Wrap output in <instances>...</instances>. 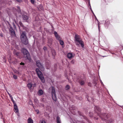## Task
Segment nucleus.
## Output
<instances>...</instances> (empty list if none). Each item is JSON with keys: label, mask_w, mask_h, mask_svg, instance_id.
<instances>
[{"label": "nucleus", "mask_w": 123, "mask_h": 123, "mask_svg": "<svg viewBox=\"0 0 123 123\" xmlns=\"http://www.w3.org/2000/svg\"><path fill=\"white\" fill-rule=\"evenodd\" d=\"M95 110L97 111L96 113L99 116L102 120H105V121L106 123H112L113 121V120L111 118H108L109 117V115L106 113L101 114V109L98 106H96L95 107Z\"/></svg>", "instance_id": "1"}, {"label": "nucleus", "mask_w": 123, "mask_h": 123, "mask_svg": "<svg viewBox=\"0 0 123 123\" xmlns=\"http://www.w3.org/2000/svg\"><path fill=\"white\" fill-rule=\"evenodd\" d=\"M74 41L77 45L79 46L80 44L82 48L84 47V44L83 42L79 35L77 34L75 35Z\"/></svg>", "instance_id": "2"}, {"label": "nucleus", "mask_w": 123, "mask_h": 123, "mask_svg": "<svg viewBox=\"0 0 123 123\" xmlns=\"http://www.w3.org/2000/svg\"><path fill=\"white\" fill-rule=\"evenodd\" d=\"M20 39L22 42L25 44H27L28 43V39L26 35V33L23 31L21 35Z\"/></svg>", "instance_id": "3"}, {"label": "nucleus", "mask_w": 123, "mask_h": 123, "mask_svg": "<svg viewBox=\"0 0 123 123\" xmlns=\"http://www.w3.org/2000/svg\"><path fill=\"white\" fill-rule=\"evenodd\" d=\"M21 51L24 56L26 58V59H28L30 62H31V59L30 54L27 50L23 48L22 49Z\"/></svg>", "instance_id": "4"}, {"label": "nucleus", "mask_w": 123, "mask_h": 123, "mask_svg": "<svg viewBox=\"0 0 123 123\" xmlns=\"http://www.w3.org/2000/svg\"><path fill=\"white\" fill-rule=\"evenodd\" d=\"M35 71L37 74V76L40 79L41 81L43 83L45 82L44 77L43 76V74L39 70L38 68H36Z\"/></svg>", "instance_id": "5"}, {"label": "nucleus", "mask_w": 123, "mask_h": 123, "mask_svg": "<svg viewBox=\"0 0 123 123\" xmlns=\"http://www.w3.org/2000/svg\"><path fill=\"white\" fill-rule=\"evenodd\" d=\"M51 94L53 99L55 101H56L57 98L56 96L55 89L53 86L52 87Z\"/></svg>", "instance_id": "6"}, {"label": "nucleus", "mask_w": 123, "mask_h": 123, "mask_svg": "<svg viewBox=\"0 0 123 123\" xmlns=\"http://www.w3.org/2000/svg\"><path fill=\"white\" fill-rule=\"evenodd\" d=\"M10 27L9 31L11 36L12 37H15L16 35L14 31L10 25Z\"/></svg>", "instance_id": "7"}, {"label": "nucleus", "mask_w": 123, "mask_h": 123, "mask_svg": "<svg viewBox=\"0 0 123 123\" xmlns=\"http://www.w3.org/2000/svg\"><path fill=\"white\" fill-rule=\"evenodd\" d=\"M36 64L37 67L39 68L40 69L43 70L44 68L43 67V65L41 63L39 60H38L36 61Z\"/></svg>", "instance_id": "8"}, {"label": "nucleus", "mask_w": 123, "mask_h": 123, "mask_svg": "<svg viewBox=\"0 0 123 123\" xmlns=\"http://www.w3.org/2000/svg\"><path fill=\"white\" fill-rule=\"evenodd\" d=\"M76 81L78 82H79L80 85L81 86L85 84V82L84 80H81L79 78L77 77Z\"/></svg>", "instance_id": "9"}, {"label": "nucleus", "mask_w": 123, "mask_h": 123, "mask_svg": "<svg viewBox=\"0 0 123 123\" xmlns=\"http://www.w3.org/2000/svg\"><path fill=\"white\" fill-rule=\"evenodd\" d=\"M75 55L74 54L69 53H68L67 55V56L68 58L70 59H72Z\"/></svg>", "instance_id": "10"}, {"label": "nucleus", "mask_w": 123, "mask_h": 123, "mask_svg": "<svg viewBox=\"0 0 123 123\" xmlns=\"http://www.w3.org/2000/svg\"><path fill=\"white\" fill-rule=\"evenodd\" d=\"M14 111L15 112H17L18 111V106L16 104L14 105Z\"/></svg>", "instance_id": "11"}, {"label": "nucleus", "mask_w": 123, "mask_h": 123, "mask_svg": "<svg viewBox=\"0 0 123 123\" xmlns=\"http://www.w3.org/2000/svg\"><path fill=\"white\" fill-rule=\"evenodd\" d=\"M22 17L23 19L24 20H25L26 21H27V20L29 18V17L28 16L25 15H23Z\"/></svg>", "instance_id": "12"}, {"label": "nucleus", "mask_w": 123, "mask_h": 123, "mask_svg": "<svg viewBox=\"0 0 123 123\" xmlns=\"http://www.w3.org/2000/svg\"><path fill=\"white\" fill-rule=\"evenodd\" d=\"M33 85V84H32L31 83H28L27 85V86L28 88L30 90H31V89L32 90L33 89H32L31 88L32 87Z\"/></svg>", "instance_id": "13"}, {"label": "nucleus", "mask_w": 123, "mask_h": 123, "mask_svg": "<svg viewBox=\"0 0 123 123\" xmlns=\"http://www.w3.org/2000/svg\"><path fill=\"white\" fill-rule=\"evenodd\" d=\"M110 24V22L108 20H106L105 21V25L106 27H108Z\"/></svg>", "instance_id": "14"}, {"label": "nucleus", "mask_w": 123, "mask_h": 123, "mask_svg": "<svg viewBox=\"0 0 123 123\" xmlns=\"http://www.w3.org/2000/svg\"><path fill=\"white\" fill-rule=\"evenodd\" d=\"M28 123H33V120L30 117L28 118L27 120Z\"/></svg>", "instance_id": "15"}, {"label": "nucleus", "mask_w": 123, "mask_h": 123, "mask_svg": "<svg viewBox=\"0 0 123 123\" xmlns=\"http://www.w3.org/2000/svg\"><path fill=\"white\" fill-rule=\"evenodd\" d=\"M43 94V91L41 89L39 90L38 91V95L39 96L42 95Z\"/></svg>", "instance_id": "16"}, {"label": "nucleus", "mask_w": 123, "mask_h": 123, "mask_svg": "<svg viewBox=\"0 0 123 123\" xmlns=\"http://www.w3.org/2000/svg\"><path fill=\"white\" fill-rule=\"evenodd\" d=\"M56 120L57 121V123H61V121L60 119V118L59 116L57 117Z\"/></svg>", "instance_id": "17"}, {"label": "nucleus", "mask_w": 123, "mask_h": 123, "mask_svg": "<svg viewBox=\"0 0 123 123\" xmlns=\"http://www.w3.org/2000/svg\"><path fill=\"white\" fill-rule=\"evenodd\" d=\"M80 116H82L83 117V118L84 119H86L87 121V122L89 123H92V122H91L87 118V117H86L83 116V115H80Z\"/></svg>", "instance_id": "18"}, {"label": "nucleus", "mask_w": 123, "mask_h": 123, "mask_svg": "<svg viewBox=\"0 0 123 123\" xmlns=\"http://www.w3.org/2000/svg\"><path fill=\"white\" fill-rule=\"evenodd\" d=\"M98 81V80H94L93 82V84H94V86H96L97 83Z\"/></svg>", "instance_id": "19"}, {"label": "nucleus", "mask_w": 123, "mask_h": 123, "mask_svg": "<svg viewBox=\"0 0 123 123\" xmlns=\"http://www.w3.org/2000/svg\"><path fill=\"white\" fill-rule=\"evenodd\" d=\"M52 55L54 56L56 55V52L54 50L52 51Z\"/></svg>", "instance_id": "20"}, {"label": "nucleus", "mask_w": 123, "mask_h": 123, "mask_svg": "<svg viewBox=\"0 0 123 123\" xmlns=\"http://www.w3.org/2000/svg\"><path fill=\"white\" fill-rule=\"evenodd\" d=\"M13 71L14 73L16 74H18L19 73V72L17 70L15 69H14L13 70Z\"/></svg>", "instance_id": "21"}, {"label": "nucleus", "mask_w": 123, "mask_h": 123, "mask_svg": "<svg viewBox=\"0 0 123 123\" xmlns=\"http://www.w3.org/2000/svg\"><path fill=\"white\" fill-rule=\"evenodd\" d=\"M59 43L60 44L62 45H63L64 44V42L63 41L61 40L60 39L59 40Z\"/></svg>", "instance_id": "22"}, {"label": "nucleus", "mask_w": 123, "mask_h": 123, "mask_svg": "<svg viewBox=\"0 0 123 123\" xmlns=\"http://www.w3.org/2000/svg\"><path fill=\"white\" fill-rule=\"evenodd\" d=\"M13 53L14 55H16L17 56H18L19 55V53L18 52H14Z\"/></svg>", "instance_id": "23"}, {"label": "nucleus", "mask_w": 123, "mask_h": 123, "mask_svg": "<svg viewBox=\"0 0 123 123\" xmlns=\"http://www.w3.org/2000/svg\"><path fill=\"white\" fill-rule=\"evenodd\" d=\"M70 88V86L68 85H67L66 86L65 89L66 90H68Z\"/></svg>", "instance_id": "24"}, {"label": "nucleus", "mask_w": 123, "mask_h": 123, "mask_svg": "<svg viewBox=\"0 0 123 123\" xmlns=\"http://www.w3.org/2000/svg\"><path fill=\"white\" fill-rule=\"evenodd\" d=\"M17 11L18 12H20V8L19 6H17Z\"/></svg>", "instance_id": "25"}, {"label": "nucleus", "mask_w": 123, "mask_h": 123, "mask_svg": "<svg viewBox=\"0 0 123 123\" xmlns=\"http://www.w3.org/2000/svg\"><path fill=\"white\" fill-rule=\"evenodd\" d=\"M55 37L56 39L58 40H60L61 39L59 35L57 36V37L56 36V37Z\"/></svg>", "instance_id": "26"}, {"label": "nucleus", "mask_w": 123, "mask_h": 123, "mask_svg": "<svg viewBox=\"0 0 123 123\" xmlns=\"http://www.w3.org/2000/svg\"><path fill=\"white\" fill-rule=\"evenodd\" d=\"M11 98V100L12 101L14 105L16 104V103L15 102V101L13 99V97Z\"/></svg>", "instance_id": "27"}, {"label": "nucleus", "mask_w": 123, "mask_h": 123, "mask_svg": "<svg viewBox=\"0 0 123 123\" xmlns=\"http://www.w3.org/2000/svg\"><path fill=\"white\" fill-rule=\"evenodd\" d=\"M54 34L55 36V37H56V36L57 37V36L58 35L57 32L55 31V32H54Z\"/></svg>", "instance_id": "28"}, {"label": "nucleus", "mask_w": 123, "mask_h": 123, "mask_svg": "<svg viewBox=\"0 0 123 123\" xmlns=\"http://www.w3.org/2000/svg\"><path fill=\"white\" fill-rule=\"evenodd\" d=\"M90 98H91V99L92 100V98H91V97H88V98H87V99L88 101H89V102L91 101Z\"/></svg>", "instance_id": "29"}, {"label": "nucleus", "mask_w": 123, "mask_h": 123, "mask_svg": "<svg viewBox=\"0 0 123 123\" xmlns=\"http://www.w3.org/2000/svg\"><path fill=\"white\" fill-rule=\"evenodd\" d=\"M89 116L90 117H92V116L93 113L92 112H89Z\"/></svg>", "instance_id": "30"}, {"label": "nucleus", "mask_w": 123, "mask_h": 123, "mask_svg": "<svg viewBox=\"0 0 123 123\" xmlns=\"http://www.w3.org/2000/svg\"><path fill=\"white\" fill-rule=\"evenodd\" d=\"M19 24L20 25V26H21L22 27L23 26V24L21 21H19Z\"/></svg>", "instance_id": "31"}, {"label": "nucleus", "mask_w": 123, "mask_h": 123, "mask_svg": "<svg viewBox=\"0 0 123 123\" xmlns=\"http://www.w3.org/2000/svg\"><path fill=\"white\" fill-rule=\"evenodd\" d=\"M13 77L15 79H16L17 78V76L16 75H13Z\"/></svg>", "instance_id": "32"}, {"label": "nucleus", "mask_w": 123, "mask_h": 123, "mask_svg": "<svg viewBox=\"0 0 123 123\" xmlns=\"http://www.w3.org/2000/svg\"><path fill=\"white\" fill-rule=\"evenodd\" d=\"M12 63L14 64H16L17 63V60H16L14 61H13Z\"/></svg>", "instance_id": "33"}, {"label": "nucleus", "mask_w": 123, "mask_h": 123, "mask_svg": "<svg viewBox=\"0 0 123 123\" xmlns=\"http://www.w3.org/2000/svg\"><path fill=\"white\" fill-rule=\"evenodd\" d=\"M31 3L33 4H34L35 2L34 0H31Z\"/></svg>", "instance_id": "34"}, {"label": "nucleus", "mask_w": 123, "mask_h": 123, "mask_svg": "<svg viewBox=\"0 0 123 123\" xmlns=\"http://www.w3.org/2000/svg\"><path fill=\"white\" fill-rule=\"evenodd\" d=\"M100 82L101 84L103 86H104V84H103V82H102V80H101V79L100 80Z\"/></svg>", "instance_id": "35"}, {"label": "nucleus", "mask_w": 123, "mask_h": 123, "mask_svg": "<svg viewBox=\"0 0 123 123\" xmlns=\"http://www.w3.org/2000/svg\"><path fill=\"white\" fill-rule=\"evenodd\" d=\"M7 93L9 95V96L10 97V98H12V95H11L9 92H7Z\"/></svg>", "instance_id": "36"}, {"label": "nucleus", "mask_w": 123, "mask_h": 123, "mask_svg": "<svg viewBox=\"0 0 123 123\" xmlns=\"http://www.w3.org/2000/svg\"><path fill=\"white\" fill-rule=\"evenodd\" d=\"M99 23H98V31H99V33L100 32V27H99Z\"/></svg>", "instance_id": "37"}, {"label": "nucleus", "mask_w": 123, "mask_h": 123, "mask_svg": "<svg viewBox=\"0 0 123 123\" xmlns=\"http://www.w3.org/2000/svg\"><path fill=\"white\" fill-rule=\"evenodd\" d=\"M88 85L89 86H92V84H91V83H88Z\"/></svg>", "instance_id": "38"}, {"label": "nucleus", "mask_w": 123, "mask_h": 123, "mask_svg": "<svg viewBox=\"0 0 123 123\" xmlns=\"http://www.w3.org/2000/svg\"><path fill=\"white\" fill-rule=\"evenodd\" d=\"M43 49L45 51L47 50V48L45 47H44Z\"/></svg>", "instance_id": "39"}, {"label": "nucleus", "mask_w": 123, "mask_h": 123, "mask_svg": "<svg viewBox=\"0 0 123 123\" xmlns=\"http://www.w3.org/2000/svg\"><path fill=\"white\" fill-rule=\"evenodd\" d=\"M41 123H46V122L45 121L42 120L41 122Z\"/></svg>", "instance_id": "40"}, {"label": "nucleus", "mask_w": 123, "mask_h": 123, "mask_svg": "<svg viewBox=\"0 0 123 123\" xmlns=\"http://www.w3.org/2000/svg\"><path fill=\"white\" fill-rule=\"evenodd\" d=\"M20 65H24L25 64V63H24L21 62V63H20Z\"/></svg>", "instance_id": "41"}, {"label": "nucleus", "mask_w": 123, "mask_h": 123, "mask_svg": "<svg viewBox=\"0 0 123 123\" xmlns=\"http://www.w3.org/2000/svg\"><path fill=\"white\" fill-rule=\"evenodd\" d=\"M35 111L37 113V114H38L39 112V111L38 110H35Z\"/></svg>", "instance_id": "42"}, {"label": "nucleus", "mask_w": 123, "mask_h": 123, "mask_svg": "<svg viewBox=\"0 0 123 123\" xmlns=\"http://www.w3.org/2000/svg\"><path fill=\"white\" fill-rule=\"evenodd\" d=\"M34 101L35 102H37L38 101V100L37 98H35L34 99Z\"/></svg>", "instance_id": "43"}, {"label": "nucleus", "mask_w": 123, "mask_h": 123, "mask_svg": "<svg viewBox=\"0 0 123 123\" xmlns=\"http://www.w3.org/2000/svg\"><path fill=\"white\" fill-rule=\"evenodd\" d=\"M29 104L31 105L32 104V103L31 101L30 100V102H29Z\"/></svg>", "instance_id": "44"}, {"label": "nucleus", "mask_w": 123, "mask_h": 123, "mask_svg": "<svg viewBox=\"0 0 123 123\" xmlns=\"http://www.w3.org/2000/svg\"><path fill=\"white\" fill-rule=\"evenodd\" d=\"M16 1H17L20 2L22 1L21 0H16Z\"/></svg>", "instance_id": "45"}, {"label": "nucleus", "mask_w": 123, "mask_h": 123, "mask_svg": "<svg viewBox=\"0 0 123 123\" xmlns=\"http://www.w3.org/2000/svg\"><path fill=\"white\" fill-rule=\"evenodd\" d=\"M94 118L96 120H97L98 119V117H94Z\"/></svg>", "instance_id": "46"}, {"label": "nucleus", "mask_w": 123, "mask_h": 123, "mask_svg": "<svg viewBox=\"0 0 123 123\" xmlns=\"http://www.w3.org/2000/svg\"><path fill=\"white\" fill-rule=\"evenodd\" d=\"M13 26L15 28L16 27V26L15 25L14 23H13Z\"/></svg>", "instance_id": "47"}, {"label": "nucleus", "mask_w": 123, "mask_h": 123, "mask_svg": "<svg viewBox=\"0 0 123 123\" xmlns=\"http://www.w3.org/2000/svg\"><path fill=\"white\" fill-rule=\"evenodd\" d=\"M93 15H94V16H95V18H96V19H97V18H96V16H95V14H94V13H93Z\"/></svg>", "instance_id": "48"}, {"label": "nucleus", "mask_w": 123, "mask_h": 123, "mask_svg": "<svg viewBox=\"0 0 123 123\" xmlns=\"http://www.w3.org/2000/svg\"><path fill=\"white\" fill-rule=\"evenodd\" d=\"M91 11L92 12V13H93V11H92V8H91Z\"/></svg>", "instance_id": "49"}, {"label": "nucleus", "mask_w": 123, "mask_h": 123, "mask_svg": "<svg viewBox=\"0 0 123 123\" xmlns=\"http://www.w3.org/2000/svg\"><path fill=\"white\" fill-rule=\"evenodd\" d=\"M89 5H90V9L91 10V6H90V3H89Z\"/></svg>", "instance_id": "50"}, {"label": "nucleus", "mask_w": 123, "mask_h": 123, "mask_svg": "<svg viewBox=\"0 0 123 123\" xmlns=\"http://www.w3.org/2000/svg\"><path fill=\"white\" fill-rule=\"evenodd\" d=\"M71 123H72V122H71ZM73 123H75V122H73Z\"/></svg>", "instance_id": "51"}, {"label": "nucleus", "mask_w": 123, "mask_h": 123, "mask_svg": "<svg viewBox=\"0 0 123 123\" xmlns=\"http://www.w3.org/2000/svg\"><path fill=\"white\" fill-rule=\"evenodd\" d=\"M15 22L16 23V21H15Z\"/></svg>", "instance_id": "52"}, {"label": "nucleus", "mask_w": 123, "mask_h": 123, "mask_svg": "<svg viewBox=\"0 0 123 123\" xmlns=\"http://www.w3.org/2000/svg\"><path fill=\"white\" fill-rule=\"evenodd\" d=\"M42 8H43V7H42Z\"/></svg>", "instance_id": "53"}, {"label": "nucleus", "mask_w": 123, "mask_h": 123, "mask_svg": "<svg viewBox=\"0 0 123 123\" xmlns=\"http://www.w3.org/2000/svg\"><path fill=\"white\" fill-rule=\"evenodd\" d=\"M122 107H123V106H122Z\"/></svg>", "instance_id": "54"}]
</instances>
